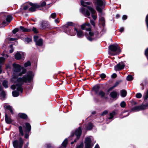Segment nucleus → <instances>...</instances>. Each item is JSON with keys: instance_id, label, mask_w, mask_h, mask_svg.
<instances>
[{"instance_id": "obj_59", "label": "nucleus", "mask_w": 148, "mask_h": 148, "mask_svg": "<svg viewBox=\"0 0 148 148\" xmlns=\"http://www.w3.org/2000/svg\"><path fill=\"white\" fill-rule=\"evenodd\" d=\"M90 23H91V24L93 26H95V23L94 21L93 20H90Z\"/></svg>"}, {"instance_id": "obj_25", "label": "nucleus", "mask_w": 148, "mask_h": 148, "mask_svg": "<svg viewBox=\"0 0 148 148\" xmlns=\"http://www.w3.org/2000/svg\"><path fill=\"white\" fill-rule=\"evenodd\" d=\"M99 88L100 87L99 86H96L93 87V89L96 94L98 93Z\"/></svg>"}, {"instance_id": "obj_43", "label": "nucleus", "mask_w": 148, "mask_h": 148, "mask_svg": "<svg viewBox=\"0 0 148 148\" xmlns=\"http://www.w3.org/2000/svg\"><path fill=\"white\" fill-rule=\"evenodd\" d=\"M108 111L107 110H105L101 114V116H104L105 115H106L108 114Z\"/></svg>"}, {"instance_id": "obj_46", "label": "nucleus", "mask_w": 148, "mask_h": 148, "mask_svg": "<svg viewBox=\"0 0 148 148\" xmlns=\"http://www.w3.org/2000/svg\"><path fill=\"white\" fill-rule=\"evenodd\" d=\"M142 106L143 107V110H144L148 106V103H146L145 105H142Z\"/></svg>"}, {"instance_id": "obj_11", "label": "nucleus", "mask_w": 148, "mask_h": 148, "mask_svg": "<svg viewBox=\"0 0 148 148\" xmlns=\"http://www.w3.org/2000/svg\"><path fill=\"white\" fill-rule=\"evenodd\" d=\"M74 30L77 32V35L79 37H81L84 36V34L83 32L81 30H78L76 28H74Z\"/></svg>"}, {"instance_id": "obj_5", "label": "nucleus", "mask_w": 148, "mask_h": 148, "mask_svg": "<svg viewBox=\"0 0 148 148\" xmlns=\"http://www.w3.org/2000/svg\"><path fill=\"white\" fill-rule=\"evenodd\" d=\"M12 70L15 73L20 72L21 69L23 68L21 67V66L20 65L15 63H13L12 64Z\"/></svg>"}, {"instance_id": "obj_58", "label": "nucleus", "mask_w": 148, "mask_h": 148, "mask_svg": "<svg viewBox=\"0 0 148 148\" xmlns=\"http://www.w3.org/2000/svg\"><path fill=\"white\" fill-rule=\"evenodd\" d=\"M86 26V23L84 24L81 25V28L82 29H84Z\"/></svg>"}, {"instance_id": "obj_35", "label": "nucleus", "mask_w": 148, "mask_h": 148, "mask_svg": "<svg viewBox=\"0 0 148 148\" xmlns=\"http://www.w3.org/2000/svg\"><path fill=\"white\" fill-rule=\"evenodd\" d=\"M115 114V112H112L110 113V117L108 118V119H112L113 117Z\"/></svg>"}, {"instance_id": "obj_37", "label": "nucleus", "mask_w": 148, "mask_h": 148, "mask_svg": "<svg viewBox=\"0 0 148 148\" xmlns=\"http://www.w3.org/2000/svg\"><path fill=\"white\" fill-rule=\"evenodd\" d=\"M8 82L6 81H4L3 82V86L5 88H7L8 86Z\"/></svg>"}, {"instance_id": "obj_44", "label": "nucleus", "mask_w": 148, "mask_h": 148, "mask_svg": "<svg viewBox=\"0 0 148 148\" xmlns=\"http://www.w3.org/2000/svg\"><path fill=\"white\" fill-rule=\"evenodd\" d=\"M120 81H119H119H117V82H116V83H115V84H114V86L112 88H111L112 89L113 88H114L116 86H117V85H118V84L120 83Z\"/></svg>"}, {"instance_id": "obj_50", "label": "nucleus", "mask_w": 148, "mask_h": 148, "mask_svg": "<svg viewBox=\"0 0 148 148\" xmlns=\"http://www.w3.org/2000/svg\"><path fill=\"white\" fill-rule=\"evenodd\" d=\"M100 76L101 78H104L106 77V75L104 73H102L100 75Z\"/></svg>"}, {"instance_id": "obj_62", "label": "nucleus", "mask_w": 148, "mask_h": 148, "mask_svg": "<svg viewBox=\"0 0 148 148\" xmlns=\"http://www.w3.org/2000/svg\"><path fill=\"white\" fill-rule=\"evenodd\" d=\"M12 45H11L10 46V47L11 48V49L10 50V53H12L13 51V49L12 48Z\"/></svg>"}, {"instance_id": "obj_27", "label": "nucleus", "mask_w": 148, "mask_h": 148, "mask_svg": "<svg viewBox=\"0 0 148 148\" xmlns=\"http://www.w3.org/2000/svg\"><path fill=\"white\" fill-rule=\"evenodd\" d=\"M1 97V99L3 100H4V99L5 97V92L4 91H2V92L0 94Z\"/></svg>"}, {"instance_id": "obj_52", "label": "nucleus", "mask_w": 148, "mask_h": 148, "mask_svg": "<svg viewBox=\"0 0 148 148\" xmlns=\"http://www.w3.org/2000/svg\"><path fill=\"white\" fill-rule=\"evenodd\" d=\"M32 40V39L30 38H27L25 39V41L27 42V43H29Z\"/></svg>"}, {"instance_id": "obj_61", "label": "nucleus", "mask_w": 148, "mask_h": 148, "mask_svg": "<svg viewBox=\"0 0 148 148\" xmlns=\"http://www.w3.org/2000/svg\"><path fill=\"white\" fill-rule=\"evenodd\" d=\"M127 16L126 15H124L122 17V19L123 20H126L127 19Z\"/></svg>"}, {"instance_id": "obj_17", "label": "nucleus", "mask_w": 148, "mask_h": 148, "mask_svg": "<svg viewBox=\"0 0 148 148\" xmlns=\"http://www.w3.org/2000/svg\"><path fill=\"white\" fill-rule=\"evenodd\" d=\"M20 29L22 30V31L24 32H29L31 31L30 29H27L24 28V27L21 26L20 27Z\"/></svg>"}, {"instance_id": "obj_23", "label": "nucleus", "mask_w": 148, "mask_h": 148, "mask_svg": "<svg viewBox=\"0 0 148 148\" xmlns=\"http://www.w3.org/2000/svg\"><path fill=\"white\" fill-rule=\"evenodd\" d=\"M18 116L21 118L26 119L27 118V115L25 114L19 113L18 114Z\"/></svg>"}, {"instance_id": "obj_13", "label": "nucleus", "mask_w": 148, "mask_h": 148, "mask_svg": "<svg viewBox=\"0 0 148 148\" xmlns=\"http://www.w3.org/2000/svg\"><path fill=\"white\" fill-rule=\"evenodd\" d=\"M49 25L47 23H45V22H42L41 24V27L42 29H45L49 27Z\"/></svg>"}, {"instance_id": "obj_24", "label": "nucleus", "mask_w": 148, "mask_h": 148, "mask_svg": "<svg viewBox=\"0 0 148 148\" xmlns=\"http://www.w3.org/2000/svg\"><path fill=\"white\" fill-rule=\"evenodd\" d=\"M92 128V123H88L86 126V129L88 130H90Z\"/></svg>"}, {"instance_id": "obj_31", "label": "nucleus", "mask_w": 148, "mask_h": 148, "mask_svg": "<svg viewBox=\"0 0 148 148\" xmlns=\"http://www.w3.org/2000/svg\"><path fill=\"white\" fill-rule=\"evenodd\" d=\"M5 108L7 109H8V110H10V112H11V113L12 114H13V110H12V107H11V106H7L5 107Z\"/></svg>"}, {"instance_id": "obj_51", "label": "nucleus", "mask_w": 148, "mask_h": 148, "mask_svg": "<svg viewBox=\"0 0 148 148\" xmlns=\"http://www.w3.org/2000/svg\"><path fill=\"white\" fill-rule=\"evenodd\" d=\"M84 146V144L83 143H82L80 144L79 145H78L77 148H83Z\"/></svg>"}, {"instance_id": "obj_36", "label": "nucleus", "mask_w": 148, "mask_h": 148, "mask_svg": "<svg viewBox=\"0 0 148 148\" xmlns=\"http://www.w3.org/2000/svg\"><path fill=\"white\" fill-rule=\"evenodd\" d=\"M99 95L101 96V97H103L105 95V93L102 91H101L99 92Z\"/></svg>"}, {"instance_id": "obj_33", "label": "nucleus", "mask_w": 148, "mask_h": 148, "mask_svg": "<svg viewBox=\"0 0 148 148\" xmlns=\"http://www.w3.org/2000/svg\"><path fill=\"white\" fill-rule=\"evenodd\" d=\"M67 144V139H66L62 143L63 146L64 147H66Z\"/></svg>"}, {"instance_id": "obj_54", "label": "nucleus", "mask_w": 148, "mask_h": 148, "mask_svg": "<svg viewBox=\"0 0 148 148\" xmlns=\"http://www.w3.org/2000/svg\"><path fill=\"white\" fill-rule=\"evenodd\" d=\"M32 30L34 32V33H37L38 32L37 29L35 27H33V29H32Z\"/></svg>"}, {"instance_id": "obj_63", "label": "nucleus", "mask_w": 148, "mask_h": 148, "mask_svg": "<svg viewBox=\"0 0 148 148\" xmlns=\"http://www.w3.org/2000/svg\"><path fill=\"white\" fill-rule=\"evenodd\" d=\"M29 6L27 5H25L24 6L23 8V9L24 10H25L28 9L29 8Z\"/></svg>"}, {"instance_id": "obj_34", "label": "nucleus", "mask_w": 148, "mask_h": 148, "mask_svg": "<svg viewBox=\"0 0 148 148\" xmlns=\"http://www.w3.org/2000/svg\"><path fill=\"white\" fill-rule=\"evenodd\" d=\"M19 132L22 136H23L24 133L22 129V127L21 126L19 127Z\"/></svg>"}, {"instance_id": "obj_60", "label": "nucleus", "mask_w": 148, "mask_h": 148, "mask_svg": "<svg viewBox=\"0 0 148 148\" xmlns=\"http://www.w3.org/2000/svg\"><path fill=\"white\" fill-rule=\"evenodd\" d=\"M117 76V75L116 73H113L112 75V78H116Z\"/></svg>"}, {"instance_id": "obj_57", "label": "nucleus", "mask_w": 148, "mask_h": 148, "mask_svg": "<svg viewBox=\"0 0 148 148\" xmlns=\"http://www.w3.org/2000/svg\"><path fill=\"white\" fill-rule=\"evenodd\" d=\"M145 53L146 56H148V48L145 50Z\"/></svg>"}, {"instance_id": "obj_3", "label": "nucleus", "mask_w": 148, "mask_h": 148, "mask_svg": "<svg viewBox=\"0 0 148 148\" xmlns=\"http://www.w3.org/2000/svg\"><path fill=\"white\" fill-rule=\"evenodd\" d=\"M31 7L29 8V10L31 12H34L36 10L37 8H40L39 5L37 3H33L31 2L29 3Z\"/></svg>"}, {"instance_id": "obj_1", "label": "nucleus", "mask_w": 148, "mask_h": 148, "mask_svg": "<svg viewBox=\"0 0 148 148\" xmlns=\"http://www.w3.org/2000/svg\"><path fill=\"white\" fill-rule=\"evenodd\" d=\"M34 74L32 71H29L27 75H25L22 78H19L17 79V83L16 85H12L11 88L13 90L16 88L17 90L20 91L21 93L22 92L23 90L21 86L23 85L24 82H30L33 79Z\"/></svg>"}, {"instance_id": "obj_9", "label": "nucleus", "mask_w": 148, "mask_h": 148, "mask_svg": "<svg viewBox=\"0 0 148 148\" xmlns=\"http://www.w3.org/2000/svg\"><path fill=\"white\" fill-rule=\"evenodd\" d=\"M25 73V71H23L22 72L19 73L18 75L16 74L15 73H13L12 75V79H11V81L12 82L14 81V79H16L18 76H21L23 74Z\"/></svg>"}, {"instance_id": "obj_40", "label": "nucleus", "mask_w": 148, "mask_h": 148, "mask_svg": "<svg viewBox=\"0 0 148 148\" xmlns=\"http://www.w3.org/2000/svg\"><path fill=\"white\" fill-rule=\"evenodd\" d=\"M120 106L121 107L124 108L126 106V103L124 101H122L121 103Z\"/></svg>"}, {"instance_id": "obj_53", "label": "nucleus", "mask_w": 148, "mask_h": 148, "mask_svg": "<svg viewBox=\"0 0 148 148\" xmlns=\"http://www.w3.org/2000/svg\"><path fill=\"white\" fill-rule=\"evenodd\" d=\"M84 14H84V15H87L88 16H89L90 15V12L88 10H86V13H84Z\"/></svg>"}, {"instance_id": "obj_47", "label": "nucleus", "mask_w": 148, "mask_h": 148, "mask_svg": "<svg viewBox=\"0 0 148 148\" xmlns=\"http://www.w3.org/2000/svg\"><path fill=\"white\" fill-rule=\"evenodd\" d=\"M46 5V3L44 1L42 2V3H41L40 4V5H39L40 8L41 7H43L45 6Z\"/></svg>"}, {"instance_id": "obj_28", "label": "nucleus", "mask_w": 148, "mask_h": 148, "mask_svg": "<svg viewBox=\"0 0 148 148\" xmlns=\"http://www.w3.org/2000/svg\"><path fill=\"white\" fill-rule=\"evenodd\" d=\"M87 8L91 12L92 14H94L95 12V10L91 7L90 6H87Z\"/></svg>"}, {"instance_id": "obj_29", "label": "nucleus", "mask_w": 148, "mask_h": 148, "mask_svg": "<svg viewBox=\"0 0 148 148\" xmlns=\"http://www.w3.org/2000/svg\"><path fill=\"white\" fill-rule=\"evenodd\" d=\"M133 79V77L132 75H128L126 77V79L128 81L132 80Z\"/></svg>"}, {"instance_id": "obj_7", "label": "nucleus", "mask_w": 148, "mask_h": 148, "mask_svg": "<svg viewBox=\"0 0 148 148\" xmlns=\"http://www.w3.org/2000/svg\"><path fill=\"white\" fill-rule=\"evenodd\" d=\"M91 140L89 138H86L85 142V148H91L92 145L91 144Z\"/></svg>"}, {"instance_id": "obj_56", "label": "nucleus", "mask_w": 148, "mask_h": 148, "mask_svg": "<svg viewBox=\"0 0 148 148\" xmlns=\"http://www.w3.org/2000/svg\"><path fill=\"white\" fill-rule=\"evenodd\" d=\"M84 10L85 9L84 8H82L81 9L80 11L81 12L84 14H84Z\"/></svg>"}, {"instance_id": "obj_30", "label": "nucleus", "mask_w": 148, "mask_h": 148, "mask_svg": "<svg viewBox=\"0 0 148 148\" xmlns=\"http://www.w3.org/2000/svg\"><path fill=\"white\" fill-rule=\"evenodd\" d=\"M18 91H14L12 92V95L13 96L16 97L18 96L19 93Z\"/></svg>"}, {"instance_id": "obj_16", "label": "nucleus", "mask_w": 148, "mask_h": 148, "mask_svg": "<svg viewBox=\"0 0 148 148\" xmlns=\"http://www.w3.org/2000/svg\"><path fill=\"white\" fill-rule=\"evenodd\" d=\"M13 145L14 148H18L19 145V141L15 140L13 142Z\"/></svg>"}, {"instance_id": "obj_18", "label": "nucleus", "mask_w": 148, "mask_h": 148, "mask_svg": "<svg viewBox=\"0 0 148 148\" xmlns=\"http://www.w3.org/2000/svg\"><path fill=\"white\" fill-rule=\"evenodd\" d=\"M36 45L38 46H42V40L41 39H38L36 41Z\"/></svg>"}, {"instance_id": "obj_49", "label": "nucleus", "mask_w": 148, "mask_h": 148, "mask_svg": "<svg viewBox=\"0 0 148 148\" xmlns=\"http://www.w3.org/2000/svg\"><path fill=\"white\" fill-rule=\"evenodd\" d=\"M18 28H16L14 29L13 31H12V33L14 34H15L17 32H18Z\"/></svg>"}, {"instance_id": "obj_2", "label": "nucleus", "mask_w": 148, "mask_h": 148, "mask_svg": "<svg viewBox=\"0 0 148 148\" xmlns=\"http://www.w3.org/2000/svg\"><path fill=\"white\" fill-rule=\"evenodd\" d=\"M109 49L112 52H115L117 51L116 52L114 53H112L111 52H109V53L111 54L112 55H116L120 53L121 51V50L119 47H118V45L117 44L111 45L109 47Z\"/></svg>"}, {"instance_id": "obj_12", "label": "nucleus", "mask_w": 148, "mask_h": 148, "mask_svg": "<svg viewBox=\"0 0 148 148\" xmlns=\"http://www.w3.org/2000/svg\"><path fill=\"white\" fill-rule=\"evenodd\" d=\"M142 107L141 105L140 106H136L132 108V111H138L140 110H143Z\"/></svg>"}, {"instance_id": "obj_4", "label": "nucleus", "mask_w": 148, "mask_h": 148, "mask_svg": "<svg viewBox=\"0 0 148 148\" xmlns=\"http://www.w3.org/2000/svg\"><path fill=\"white\" fill-rule=\"evenodd\" d=\"M82 134V127H79L76 130L75 133H72L71 135V137H73L74 136V134H75L77 137V139H78L79 138Z\"/></svg>"}, {"instance_id": "obj_38", "label": "nucleus", "mask_w": 148, "mask_h": 148, "mask_svg": "<svg viewBox=\"0 0 148 148\" xmlns=\"http://www.w3.org/2000/svg\"><path fill=\"white\" fill-rule=\"evenodd\" d=\"M73 25V23L71 22H69L67 23L65 25V26L66 27H68L69 26H72Z\"/></svg>"}, {"instance_id": "obj_20", "label": "nucleus", "mask_w": 148, "mask_h": 148, "mask_svg": "<svg viewBox=\"0 0 148 148\" xmlns=\"http://www.w3.org/2000/svg\"><path fill=\"white\" fill-rule=\"evenodd\" d=\"M99 22L102 26H104L105 25V21L104 18L103 17H101L99 19Z\"/></svg>"}, {"instance_id": "obj_26", "label": "nucleus", "mask_w": 148, "mask_h": 148, "mask_svg": "<svg viewBox=\"0 0 148 148\" xmlns=\"http://www.w3.org/2000/svg\"><path fill=\"white\" fill-rule=\"evenodd\" d=\"M121 96L122 97H124L126 96L127 95V92L125 90H122L121 91Z\"/></svg>"}, {"instance_id": "obj_22", "label": "nucleus", "mask_w": 148, "mask_h": 148, "mask_svg": "<svg viewBox=\"0 0 148 148\" xmlns=\"http://www.w3.org/2000/svg\"><path fill=\"white\" fill-rule=\"evenodd\" d=\"M81 4L82 5L84 6H86L87 5H90L91 3L89 2H85L83 1H81Z\"/></svg>"}, {"instance_id": "obj_48", "label": "nucleus", "mask_w": 148, "mask_h": 148, "mask_svg": "<svg viewBox=\"0 0 148 148\" xmlns=\"http://www.w3.org/2000/svg\"><path fill=\"white\" fill-rule=\"evenodd\" d=\"M5 58L3 57H0V63H1L4 62L5 60Z\"/></svg>"}, {"instance_id": "obj_45", "label": "nucleus", "mask_w": 148, "mask_h": 148, "mask_svg": "<svg viewBox=\"0 0 148 148\" xmlns=\"http://www.w3.org/2000/svg\"><path fill=\"white\" fill-rule=\"evenodd\" d=\"M148 98V89L145 93V96L144 97L145 100H146Z\"/></svg>"}, {"instance_id": "obj_41", "label": "nucleus", "mask_w": 148, "mask_h": 148, "mask_svg": "<svg viewBox=\"0 0 148 148\" xmlns=\"http://www.w3.org/2000/svg\"><path fill=\"white\" fill-rule=\"evenodd\" d=\"M56 13H52L50 16V17L51 18L54 19L56 18Z\"/></svg>"}, {"instance_id": "obj_6", "label": "nucleus", "mask_w": 148, "mask_h": 148, "mask_svg": "<svg viewBox=\"0 0 148 148\" xmlns=\"http://www.w3.org/2000/svg\"><path fill=\"white\" fill-rule=\"evenodd\" d=\"M96 1L97 4L98 5V6H97L96 7V9L97 10L101 13H102V9H101L99 7V6H102L104 3V0H95Z\"/></svg>"}, {"instance_id": "obj_21", "label": "nucleus", "mask_w": 148, "mask_h": 148, "mask_svg": "<svg viewBox=\"0 0 148 148\" xmlns=\"http://www.w3.org/2000/svg\"><path fill=\"white\" fill-rule=\"evenodd\" d=\"M26 127L25 130L28 131H29L31 130V126L30 124L28 123H25Z\"/></svg>"}, {"instance_id": "obj_42", "label": "nucleus", "mask_w": 148, "mask_h": 148, "mask_svg": "<svg viewBox=\"0 0 148 148\" xmlns=\"http://www.w3.org/2000/svg\"><path fill=\"white\" fill-rule=\"evenodd\" d=\"M142 96V94L140 93H138L136 94V97L137 98H140Z\"/></svg>"}, {"instance_id": "obj_10", "label": "nucleus", "mask_w": 148, "mask_h": 148, "mask_svg": "<svg viewBox=\"0 0 148 148\" xmlns=\"http://www.w3.org/2000/svg\"><path fill=\"white\" fill-rule=\"evenodd\" d=\"M5 119L6 123L9 124L12 122V120L10 117L7 114H5Z\"/></svg>"}, {"instance_id": "obj_32", "label": "nucleus", "mask_w": 148, "mask_h": 148, "mask_svg": "<svg viewBox=\"0 0 148 148\" xmlns=\"http://www.w3.org/2000/svg\"><path fill=\"white\" fill-rule=\"evenodd\" d=\"M12 17L10 16H7L6 18V21L8 23H10L11 21L12 20Z\"/></svg>"}, {"instance_id": "obj_14", "label": "nucleus", "mask_w": 148, "mask_h": 148, "mask_svg": "<svg viewBox=\"0 0 148 148\" xmlns=\"http://www.w3.org/2000/svg\"><path fill=\"white\" fill-rule=\"evenodd\" d=\"M117 92L114 91L111 92L110 94L111 97L113 98H117Z\"/></svg>"}, {"instance_id": "obj_19", "label": "nucleus", "mask_w": 148, "mask_h": 148, "mask_svg": "<svg viewBox=\"0 0 148 148\" xmlns=\"http://www.w3.org/2000/svg\"><path fill=\"white\" fill-rule=\"evenodd\" d=\"M23 143V140L21 138H20L19 139V145L18 148H22Z\"/></svg>"}, {"instance_id": "obj_64", "label": "nucleus", "mask_w": 148, "mask_h": 148, "mask_svg": "<svg viewBox=\"0 0 148 148\" xmlns=\"http://www.w3.org/2000/svg\"><path fill=\"white\" fill-rule=\"evenodd\" d=\"M89 35H90V36H93V35H94V33H93V32H89Z\"/></svg>"}, {"instance_id": "obj_15", "label": "nucleus", "mask_w": 148, "mask_h": 148, "mask_svg": "<svg viewBox=\"0 0 148 148\" xmlns=\"http://www.w3.org/2000/svg\"><path fill=\"white\" fill-rule=\"evenodd\" d=\"M21 54L19 52H17L14 55L15 58L17 60H20L21 58Z\"/></svg>"}, {"instance_id": "obj_39", "label": "nucleus", "mask_w": 148, "mask_h": 148, "mask_svg": "<svg viewBox=\"0 0 148 148\" xmlns=\"http://www.w3.org/2000/svg\"><path fill=\"white\" fill-rule=\"evenodd\" d=\"M31 65V63L29 61H27V62L24 64V66L25 67H26L28 66H29Z\"/></svg>"}, {"instance_id": "obj_55", "label": "nucleus", "mask_w": 148, "mask_h": 148, "mask_svg": "<svg viewBox=\"0 0 148 148\" xmlns=\"http://www.w3.org/2000/svg\"><path fill=\"white\" fill-rule=\"evenodd\" d=\"M34 41L36 42V41L38 40V36H35L34 37Z\"/></svg>"}, {"instance_id": "obj_8", "label": "nucleus", "mask_w": 148, "mask_h": 148, "mask_svg": "<svg viewBox=\"0 0 148 148\" xmlns=\"http://www.w3.org/2000/svg\"><path fill=\"white\" fill-rule=\"evenodd\" d=\"M125 65L123 62L119 63L114 67L115 69L117 70V69L121 70L123 69L125 67Z\"/></svg>"}]
</instances>
